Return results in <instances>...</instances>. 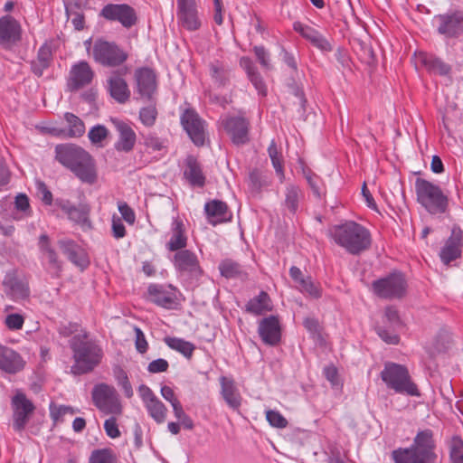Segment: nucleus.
Here are the masks:
<instances>
[{
    "label": "nucleus",
    "instance_id": "nucleus-1",
    "mask_svg": "<svg viewBox=\"0 0 463 463\" xmlns=\"http://www.w3.org/2000/svg\"><path fill=\"white\" fill-rule=\"evenodd\" d=\"M55 159L70 170L81 183L93 185L98 181V169L93 156L81 146L59 144L55 146Z\"/></svg>",
    "mask_w": 463,
    "mask_h": 463
},
{
    "label": "nucleus",
    "instance_id": "nucleus-2",
    "mask_svg": "<svg viewBox=\"0 0 463 463\" xmlns=\"http://www.w3.org/2000/svg\"><path fill=\"white\" fill-rule=\"evenodd\" d=\"M74 364L71 372L74 375H82L92 372L102 361L103 350L89 331L81 329L69 341Z\"/></svg>",
    "mask_w": 463,
    "mask_h": 463
},
{
    "label": "nucleus",
    "instance_id": "nucleus-3",
    "mask_svg": "<svg viewBox=\"0 0 463 463\" xmlns=\"http://www.w3.org/2000/svg\"><path fill=\"white\" fill-rule=\"evenodd\" d=\"M328 236L337 246L354 256L361 255L372 246L370 231L354 221L332 226L328 230Z\"/></svg>",
    "mask_w": 463,
    "mask_h": 463
},
{
    "label": "nucleus",
    "instance_id": "nucleus-4",
    "mask_svg": "<svg viewBox=\"0 0 463 463\" xmlns=\"http://www.w3.org/2000/svg\"><path fill=\"white\" fill-rule=\"evenodd\" d=\"M436 442L430 429L420 430L409 448H398L392 452L394 463H435Z\"/></svg>",
    "mask_w": 463,
    "mask_h": 463
},
{
    "label": "nucleus",
    "instance_id": "nucleus-5",
    "mask_svg": "<svg viewBox=\"0 0 463 463\" xmlns=\"http://www.w3.org/2000/svg\"><path fill=\"white\" fill-rule=\"evenodd\" d=\"M380 375L386 387L396 393L412 397L420 396V392L405 365L387 362Z\"/></svg>",
    "mask_w": 463,
    "mask_h": 463
},
{
    "label": "nucleus",
    "instance_id": "nucleus-6",
    "mask_svg": "<svg viewBox=\"0 0 463 463\" xmlns=\"http://www.w3.org/2000/svg\"><path fill=\"white\" fill-rule=\"evenodd\" d=\"M417 202L430 214L445 213L449 208V197L441 188L426 179L415 181Z\"/></svg>",
    "mask_w": 463,
    "mask_h": 463
},
{
    "label": "nucleus",
    "instance_id": "nucleus-7",
    "mask_svg": "<svg viewBox=\"0 0 463 463\" xmlns=\"http://www.w3.org/2000/svg\"><path fill=\"white\" fill-rule=\"evenodd\" d=\"M91 55L96 63L105 68H118L125 64L128 53L114 41L103 38L95 40Z\"/></svg>",
    "mask_w": 463,
    "mask_h": 463
},
{
    "label": "nucleus",
    "instance_id": "nucleus-8",
    "mask_svg": "<svg viewBox=\"0 0 463 463\" xmlns=\"http://www.w3.org/2000/svg\"><path fill=\"white\" fill-rule=\"evenodd\" d=\"M94 406L104 415H121L123 406L116 388L105 383H97L91 391Z\"/></svg>",
    "mask_w": 463,
    "mask_h": 463
},
{
    "label": "nucleus",
    "instance_id": "nucleus-9",
    "mask_svg": "<svg viewBox=\"0 0 463 463\" xmlns=\"http://www.w3.org/2000/svg\"><path fill=\"white\" fill-rule=\"evenodd\" d=\"M372 291L383 299H400L406 295L407 281L402 272H392L372 283Z\"/></svg>",
    "mask_w": 463,
    "mask_h": 463
},
{
    "label": "nucleus",
    "instance_id": "nucleus-10",
    "mask_svg": "<svg viewBox=\"0 0 463 463\" xmlns=\"http://www.w3.org/2000/svg\"><path fill=\"white\" fill-rule=\"evenodd\" d=\"M220 126L237 146L250 142V120L244 116L226 115L219 120Z\"/></svg>",
    "mask_w": 463,
    "mask_h": 463
},
{
    "label": "nucleus",
    "instance_id": "nucleus-11",
    "mask_svg": "<svg viewBox=\"0 0 463 463\" xmlns=\"http://www.w3.org/2000/svg\"><path fill=\"white\" fill-rule=\"evenodd\" d=\"M180 124L196 146H203L206 137V121L193 108H186L180 115Z\"/></svg>",
    "mask_w": 463,
    "mask_h": 463
},
{
    "label": "nucleus",
    "instance_id": "nucleus-12",
    "mask_svg": "<svg viewBox=\"0 0 463 463\" xmlns=\"http://www.w3.org/2000/svg\"><path fill=\"white\" fill-rule=\"evenodd\" d=\"M99 16L109 22H118L125 29H130L138 23L137 11L128 4H107L100 10Z\"/></svg>",
    "mask_w": 463,
    "mask_h": 463
},
{
    "label": "nucleus",
    "instance_id": "nucleus-13",
    "mask_svg": "<svg viewBox=\"0 0 463 463\" xmlns=\"http://www.w3.org/2000/svg\"><path fill=\"white\" fill-rule=\"evenodd\" d=\"M171 262L177 273L198 279L203 275V269L197 255L186 248L174 251Z\"/></svg>",
    "mask_w": 463,
    "mask_h": 463
},
{
    "label": "nucleus",
    "instance_id": "nucleus-14",
    "mask_svg": "<svg viewBox=\"0 0 463 463\" xmlns=\"http://www.w3.org/2000/svg\"><path fill=\"white\" fill-rule=\"evenodd\" d=\"M176 18L178 25L188 32H195L202 27L195 0H176Z\"/></svg>",
    "mask_w": 463,
    "mask_h": 463
},
{
    "label": "nucleus",
    "instance_id": "nucleus-15",
    "mask_svg": "<svg viewBox=\"0 0 463 463\" xmlns=\"http://www.w3.org/2000/svg\"><path fill=\"white\" fill-rule=\"evenodd\" d=\"M177 288L173 285L150 284L147 299L165 309H175L178 305Z\"/></svg>",
    "mask_w": 463,
    "mask_h": 463
},
{
    "label": "nucleus",
    "instance_id": "nucleus-16",
    "mask_svg": "<svg viewBox=\"0 0 463 463\" xmlns=\"http://www.w3.org/2000/svg\"><path fill=\"white\" fill-rule=\"evenodd\" d=\"M134 78L140 98L146 102H152L157 90L156 71L146 66L140 67L136 69Z\"/></svg>",
    "mask_w": 463,
    "mask_h": 463
},
{
    "label": "nucleus",
    "instance_id": "nucleus-17",
    "mask_svg": "<svg viewBox=\"0 0 463 463\" xmlns=\"http://www.w3.org/2000/svg\"><path fill=\"white\" fill-rule=\"evenodd\" d=\"M463 249V231L459 225L454 224L449 237L439 251V258L445 265L461 258Z\"/></svg>",
    "mask_w": 463,
    "mask_h": 463
},
{
    "label": "nucleus",
    "instance_id": "nucleus-18",
    "mask_svg": "<svg viewBox=\"0 0 463 463\" xmlns=\"http://www.w3.org/2000/svg\"><path fill=\"white\" fill-rule=\"evenodd\" d=\"M5 292L14 301L25 300L30 297L29 281L25 277H20L16 270L9 271L3 279Z\"/></svg>",
    "mask_w": 463,
    "mask_h": 463
},
{
    "label": "nucleus",
    "instance_id": "nucleus-19",
    "mask_svg": "<svg viewBox=\"0 0 463 463\" xmlns=\"http://www.w3.org/2000/svg\"><path fill=\"white\" fill-rule=\"evenodd\" d=\"M12 407L14 411V429L17 431H21L25 428L29 420V416L34 410V405L27 399L24 393L17 392L12 398Z\"/></svg>",
    "mask_w": 463,
    "mask_h": 463
},
{
    "label": "nucleus",
    "instance_id": "nucleus-20",
    "mask_svg": "<svg viewBox=\"0 0 463 463\" xmlns=\"http://www.w3.org/2000/svg\"><path fill=\"white\" fill-rule=\"evenodd\" d=\"M435 18L439 22L437 30L439 34L454 38L463 33V10L439 14Z\"/></svg>",
    "mask_w": 463,
    "mask_h": 463
},
{
    "label": "nucleus",
    "instance_id": "nucleus-21",
    "mask_svg": "<svg viewBox=\"0 0 463 463\" xmlns=\"http://www.w3.org/2000/svg\"><path fill=\"white\" fill-rule=\"evenodd\" d=\"M128 72L124 67L120 71H113L107 79V90L110 97L119 104H124L130 99L131 92L126 80L123 78Z\"/></svg>",
    "mask_w": 463,
    "mask_h": 463
},
{
    "label": "nucleus",
    "instance_id": "nucleus-22",
    "mask_svg": "<svg viewBox=\"0 0 463 463\" xmlns=\"http://www.w3.org/2000/svg\"><path fill=\"white\" fill-rule=\"evenodd\" d=\"M38 246L43 258L47 260V271L52 278H60L62 272V261L59 259L58 253L52 247L47 234L40 235Z\"/></svg>",
    "mask_w": 463,
    "mask_h": 463
},
{
    "label": "nucleus",
    "instance_id": "nucleus-23",
    "mask_svg": "<svg viewBox=\"0 0 463 463\" xmlns=\"http://www.w3.org/2000/svg\"><path fill=\"white\" fill-rule=\"evenodd\" d=\"M258 333L262 342L275 346L281 340V326L278 316H269L259 322Z\"/></svg>",
    "mask_w": 463,
    "mask_h": 463
},
{
    "label": "nucleus",
    "instance_id": "nucleus-24",
    "mask_svg": "<svg viewBox=\"0 0 463 463\" xmlns=\"http://www.w3.org/2000/svg\"><path fill=\"white\" fill-rule=\"evenodd\" d=\"M22 38L20 23L12 15L6 14L0 18V45L9 47Z\"/></svg>",
    "mask_w": 463,
    "mask_h": 463
},
{
    "label": "nucleus",
    "instance_id": "nucleus-25",
    "mask_svg": "<svg viewBox=\"0 0 463 463\" xmlns=\"http://www.w3.org/2000/svg\"><path fill=\"white\" fill-rule=\"evenodd\" d=\"M94 78V71L90 65L80 61L71 66L68 80V86L71 90H78L91 83Z\"/></svg>",
    "mask_w": 463,
    "mask_h": 463
},
{
    "label": "nucleus",
    "instance_id": "nucleus-26",
    "mask_svg": "<svg viewBox=\"0 0 463 463\" xmlns=\"http://www.w3.org/2000/svg\"><path fill=\"white\" fill-rule=\"evenodd\" d=\"M58 244L68 260L79 267L80 270H84L90 266V261L87 252L74 241L69 239L60 240Z\"/></svg>",
    "mask_w": 463,
    "mask_h": 463
},
{
    "label": "nucleus",
    "instance_id": "nucleus-27",
    "mask_svg": "<svg viewBox=\"0 0 463 463\" xmlns=\"http://www.w3.org/2000/svg\"><path fill=\"white\" fill-rule=\"evenodd\" d=\"M293 29L321 52H329L333 51L331 43L314 27L302 24L301 22H295L293 24Z\"/></svg>",
    "mask_w": 463,
    "mask_h": 463
},
{
    "label": "nucleus",
    "instance_id": "nucleus-28",
    "mask_svg": "<svg viewBox=\"0 0 463 463\" xmlns=\"http://www.w3.org/2000/svg\"><path fill=\"white\" fill-rule=\"evenodd\" d=\"M26 362L15 350L0 345V371L15 374L24 370Z\"/></svg>",
    "mask_w": 463,
    "mask_h": 463
},
{
    "label": "nucleus",
    "instance_id": "nucleus-29",
    "mask_svg": "<svg viewBox=\"0 0 463 463\" xmlns=\"http://www.w3.org/2000/svg\"><path fill=\"white\" fill-rule=\"evenodd\" d=\"M112 123L118 133V139L114 145L115 149L118 152H131L137 141V135L135 131L123 120L116 118L112 119Z\"/></svg>",
    "mask_w": 463,
    "mask_h": 463
},
{
    "label": "nucleus",
    "instance_id": "nucleus-30",
    "mask_svg": "<svg viewBox=\"0 0 463 463\" xmlns=\"http://www.w3.org/2000/svg\"><path fill=\"white\" fill-rule=\"evenodd\" d=\"M417 62L424 67L429 73L448 76L451 72V66L440 58L424 52L416 53Z\"/></svg>",
    "mask_w": 463,
    "mask_h": 463
},
{
    "label": "nucleus",
    "instance_id": "nucleus-31",
    "mask_svg": "<svg viewBox=\"0 0 463 463\" xmlns=\"http://www.w3.org/2000/svg\"><path fill=\"white\" fill-rule=\"evenodd\" d=\"M204 211L208 222L213 225L229 222L232 218V213L229 211L227 203L221 200L214 199L207 202Z\"/></svg>",
    "mask_w": 463,
    "mask_h": 463
},
{
    "label": "nucleus",
    "instance_id": "nucleus-32",
    "mask_svg": "<svg viewBox=\"0 0 463 463\" xmlns=\"http://www.w3.org/2000/svg\"><path fill=\"white\" fill-rule=\"evenodd\" d=\"M170 231L171 237L166 242L165 248L172 252L186 248L188 237L185 225L180 217L177 216L173 219Z\"/></svg>",
    "mask_w": 463,
    "mask_h": 463
},
{
    "label": "nucleus",
    "instance_id": "nucleus-33",
    "mask_svg": "<svg viewBox=\"0 0 463 463\" xmlns=\"http://www.w3.org/2000/svg\"><path fill=\"white\" fill-rule=\"evenodd\" d=\"M209 76L217 89H225L231 84L232 69L221 61L215 60L208 65Z\"/></svg>",
    "mask_w": 463,
    "mask_h": 463
},
{
    "label": "nucleus",
    "instance_id": "nucleus-34",
    "mask_svg": "<svg viewBox=\"0 0 463 463\" xmlns=\"http://www.w3.org/2000/svg\"><path fill=\"white\" fill-rule=\"evenodd\" d=\"M221 394L226 404L232 410H239L241 405V395L232 378L220 377Z\"/></svg>",
    "mask_w": 463,
    "mask_h": 463
},
{
    "label": "nucleus",
    "instance_id": "nucleus-35",
    "mask_svg": "<svg viewBox=\"0 0 463 463\" xmlns=\"http://www.w3.org/2000/svg\"><path fill=\"white\" fill-rule=\"evenodd\" d=\"M53 61L52 47L43 43L37 52L36 58L30 61L32 73L36 77H42L45 70L51 67Z\"/></svg>",
    "mask_w": 463,
    "mask_h": 463
},
{
    "label": "nucleus",
    "instance_id": "nucleus-36",
    "mask_svg": "<svg viewBox=\"0 0 463 463\" xmlns=\"http://www.w3.org/2000/svg\"><path fill=\"white\" fill-rule=\"evenodd\" d=\"M184 176L192 186L203 187L205 184L206 178L202 165L194 156L190 155L185 158Z\"/></svg>",
    "mask_w": 463,
    "mask_h": 463
},
{
    "label": "nucleus",
    "instance_id": "nucleus-37",
    "mask_svg": "<svg viewBox=\"0 0 463 463\" xmlns=\"http://www.w3.org/2000/svg\"><path fill=\"white\" fill-rule=\"evenodd\" d=\"M240 66L245 71L249 80L252 83L258 93L266 96V84L253 61L250 57L243 56L240 59Z\"/></svg>",
    "mask_w": 463,
    "mask_h": 463
},
{
    "label": "nucleus",
    "instance_id": "nucleus-38",
    "mask_svg": "<svg viewBox=\"0 0 463 463\" xmlns=\"http://www.w3.org/2000/svg\"><path fill=\"white\" fill-rule=\"evenodd\" d=\"M272 308L271 298L264 290H261L258 296L250 298L245 305V311L254 316H261L266 312L271 311Z\"/></svg>",
    "mask_w": 463,
    "mask_h": 463
},
{
    "label": "nucleus",
    "instance_id": "nucleus-39",
    "mask_svg": "<svg viewBox=\"0 0 463 463\" xmlns=\"http://www.w3.org/2000/svg\"><path fill=\"white\" fill-rule=\"evenodd\" d=\"M304 198L301 188L297 184H288L285 189V199L282 207L289 213L295 215L300 206V203Z\"/></svg>",
    "mask_w": 463,
    "mask_h": 463
},
{
    "label": "nucleus",
    "instance_id": "nucleus-40",
    "mask_svg": "<svg viewBox=\"0 0 463 463\" xmlns=\"http://www.w3.org/2000/svg\"><path fill=\"white\" fill-rule=\"evenodd\" d=\"M267 175L260 169L253 168L250 171L247 184L251 195H260L263 187L269 185Z\"/></svg>",
    "mask_w": 463,
    "mask_h": 463
},
{
    "label": "nucleus",
    "instance_id": "nucleus-41",
    "mask_svg": "<svg viewBox=\"0 0 463 463\" xmlns=\"http://www.w3.org/2000/svg\"><path fill=\"white\" fill-rule=\"evenodd\" d=\"M164 342L169 348L180 353L187 359L192 358L196 348L192 342L175 336H165Z\"/></svg>",
    "mask_w": 463,
    "mask_h": 463
},
{
    "label": "nucleus",
    "instance_id": "nucleus-42",
    "mask_svg": "<svg viewBox=\"0 0 463 463\" xmlns=\"http://www.w3.org/2000/svg\"><path fill=\"white\" fill-rule=\"evenodd\" d=\"M142 145L147 153L167 152L168 141L165 138L159 137L156 133L149 132L142 135Z\"/></svg>",
    "mask_w": 463,
    "mask_h": 463
},
{
    "label": "nucleus",
    "instance_id": "nucleus-43",
    "mask_svg": "<svg viewBox=\"0 0 463 463\" xmlns=\"http://www.w3.org/2000/svg\"><path fill=\"white\" fill-rule=\"evenodd\" d=\"M219 270L221 275L226 279H243L247 276L241 265L230 259L221 261Z\"/></svg>",
    "mask_w": 463,
    "mask_h": 463
},
{
    "label": "nucleus",
    "instance_id": "nucleus-44",
    "mask_svg": "<svg viewBox=\"0 0 463 463\" xmlns=\"http://www.w3.org/2000/svg\"><path fill=\"white\" fill-rule=\"evenodd\" d=\"M149 416L158 424L165 421L167 415V408L156 397L145 405Z\"/></svg>",
    "mask_w": 463,
    "mask_h": 463
},
{
    "label": "nucleus",
    "instance_id": "nucleus-45",
    "mask_svg": "<svg viewBox=\"0 0 463 463\" xmlns=\"http://www.w3.org/2000/svg\"><path fill=\"white\" fill-rule=\"evenodd\" d=\"M64 118L68 123L69 129L67 137H80L85 133L84 122L76 115L71 112L64 114Z\"/></svg>",
    "mask_w": 463,
    "mask_h": 463
},
{
    "label": "nucleus",
    "instance_id": "nucleus-46",
    "mask_svg": "<svg viewBox=\"0 0 463 463\" xmlns=\"http://www.w3.org/2000/svg\"><path fill=\"white\" fill-rule=\"evenodd\" d=\"M268 153L277 175L282 181L284 179L283 158L281 153L279 152L276 142L274 140H272L269 144L268 147Z\"/></svg>",
    "mask_w": 463,
    "mask_h": 463
},
{
    "label": "nucleus",
    "instance_id": "nucleus-47",
    "mask_svg": "<svg viewBox=\"0 0 463 463\" xmlns=\"http://www.w3.org/2000/svg\"><path fill=\"white\" fill-rule=\"evenodd\" d=\"M89 463H117V457L109 448L94 449L90 454Z\"/></svg>",
    "mask_w": 463,
    "mask_h": 463
},
{
    "label": "nucleus",
    "instance_id": "nucleus-48",
    "mask_svg": "<svg viewBox=\"0 0 463 463\" xmlns=\"http://www.w3.org/2000/svg\"><path fill=\"white\" fill-rule=\"evenodd\" d=\"M90 207L88 204H80L79 206H74L68 218L74 222L75 223L85 225L90 223Z\"/></svg>",
    "mask_w": 463,
    "mask_h": 463
},
{
    "label": "nucleus",
    "instance_id": "nucleus-49",
    "mask_svg": "<svg viewBox=\"0 0 463 463\" xmlns=\"http://www.w3.org/2000/svg\"><path fill=\"white\" fill-rule=\"evenodd\" d=\"M449 458L451 463H463V439L453 436L449 445Z\"/></svg>",
    "mask_w": 463,
    "mask_h": 463
},
{
    "label": "nucleus",
    "instance_id": "nucleus-50",
    "mask_svg": "<svg viewBox=\"0 0 463 463\" xmlns=\"http://www.w3.org/2000/svg\"><path fill=\"white\" fill-rule=\"evenodd\" d=\"M115 377L118 386L121 387L125 396L128 399L132 398L134 395V392L126 371L123 370L122 368H118L115 372Z\"/></svg>",
    "mask_w": 463,
    "mask_h": 463
},
{
    "label": "nucleus",
    "instance_id": "nucleus-51",
    "mask_svg": "<svg viewBox=\"0 0 463 463\" xmlns=\"http://www.w3.org/2000/svg\"><path fill=\"white\" fill-rule=\"evenodd\" d=\"M157 111L155 106L142 108L139 111V118L146 127H152L156 119Z\"/></svg>",
    "mask_w": 463,
    "mask_h": 463
},
{
    "label": "nucleus",
    "instance_id": "nucleus-52",
    "mask_svg": "<svg viewBox=\"0 0 463 463\" xmlns=\"http://www.w3.org/2000/svg\"><path fill=\"white\" fill-rule=\"evenodd\" d=\"M269 423L275 428L284 429L288 426L287 419L278 411L269 410L266 413Z\"/></svg>",
    "mask_w": 463,
    "mask_h": 463
},
{
    "label": "nucleus",
    "instance_id": "nucleus-53",
    "mask_svg": "<svg viewBox=\"0 0 463 463\" xmlns=\"http://www.w3.org/2000/svg\"><path fill=\"white\" fill-rule=\"evenodd\" d=\"M384 317L390 326L393 330H397L402 326V322L400 318L399 312L396 307L390 306L385 308Z\"/></svg>",
    "mask_w": 463,
    "mask_h": 463
},
{
    "label": "nucleus",
    "instance_id": "nucleus-54",
    "mask_svg": "<svg viewBox=\"0 0 463 463\" xmlns=\"http://www.w3.org/2000/svg\"><path fill=\"white\" fill-rule=\"evenodd\" d=\"M253 52L262 68L265 70H270L272 68L270 64L269 52L263 45L254 46Z\"/></svg>",
    "mask_w": 463,
    "mask_h": 463
},
{
    "label": "nucleus",
    "instance_id": "nucleus-55",
    "mask_svg": "<svg viewBox=\"0 0 463 463\" xmlns=\"http://www.w3.org/2000/svg\"><path fill=\"white\" fill-rule=\"evenodd\" d=\"M80 325L77 322H69L67 324H60L57 328L58 334L62 337H69L71 335H74L80 333Z\"/></svg>",
    "mask_w": 463,
    "mask_h": 463
},
{
    "label": "nucleus",
    "instance_id": "nucleus-56",
    "mask_svg": "<svg viewBox=\"0 0 463 463\" xmlns=\"http://www.w3.org/2000/svg\"><path fill=\"white\" fill-rule=\"evenodd\" d=\"M116 416L117 415H111V417L107 419L104 422V430L107 436L111 439H117L121 435L118 425L117 423Z\"/></svg>",
    "mask_w": 463,
    "mask_h": 463
},
{
    "label": "nucleus",
    "instance_id": "nucleus-57",
    "mask_svg": "<svg viewBox=\"0 0 463 463\" xmlns=\"http://www.w3.org/2000/svg\"><path fill=\"white\" fill-rule=\"evenodd\" d=\"M307 182L315 197L321 199L325 195L326 192L323 187L322 180L317 175L313 177L307 176Z\"/></svg>",
    "mask_w": 463,
    "mask_h": 463
},
{
    "label": "nucleus",
    "instance_id": "nucleus-58",
    "mask_svg": "<svg viewBox=\"0 0 463 463\" xmlns=\"http://www.w3.org/2000/svg\"><path fill=\"white\" fill-rule=\"evenodd\" d=\"M109 134V130L103 125H97L89 131V138L92 143H100Z\"/></svg>",
    "mask_w": 463,
    "mask_h": 463
},
{
    "label": "nucleus",
    "instance_id": "nucleus-59",
    "mask_svg": "<svg viewBox=\"0 0 463 463\" xmlns=\"http://www.w3.org/2000/svg\"><path fill=\"white\" fill-rule=\"evenodd\" d=\"M118 209L126 222H128L130 225H133L135 223V212L126 202H118Z\"/></svg>",
    "mask_w": 463,
    "mask_h": 463
},
{
    "label": "nucleus",
    "instance_id": "nucleus-60",
    "mask_svg": "<svg viewBox=\"0 0 463 463\" xmlns=\"http://www.w3.org/2000/svg\"><path fill=\"white\" fill-rule=\"evenodd\" d=\"M376 331L381 339L389 345H397L400 341V336L393 329L390 331L387 328L379 326Z\"/></svg>",
    "mask_w": 463,
    "mask_h": 463
},
{
    "label": "nucleus",
    "instance_id": "nucleus-61",
    "mask_svg": "<svg viewBox=\"0 0 463 463\" xmlns=\"http://www.w3.org/2000/svg\"><path fill=\"white\" fill-rule=\"evenodd\" d=\"M24 323V317L17 313L10 314L5 317V326L11 330L22 329Z\"/></svg>",
    "mask_w": 463,
    "mask_h": 463
},
{
    "label": "nucleus",
    "instance_id": "nucleus-62",
    "mask_svg": "<svg viewBox=\"0 0 463 463\" xmlns=\"http://www.w3.org/2000/svg\"><path fill=\"white\" fill-rule=\"evenodd\" d=\"M66 15L68 18H71V23L76 30L80 31L84 28L85 16L82 10L66 12Z\"/></svg>",
    "mask_w": 463,
    "mask_h": 463
},
{
    "label": "nucleus",
    "instance_id": "nucleus-63",
    "mask_svg": "<svg viewBox=\"0 0 463 463\" xmlns=\"http://www.w3.org/2000/svg\"><path fill=\"white\" fill-rule=\"evenodd\" d=\"M168 368V362L165 359L158 358L148 364L147 371L151 373H158L166 372Z\"/></svg>",
    "mask_w": 463,
    "mask_h": 463
},
{
    "label": "nucleus",
    "instance_id": "nucleus-64",
    "mask_svg": "<svg viewBox=\"0 0 463 463\" xmlns=\"http://www.w3.org/2000/svg\"><path fill=\"white\" fill-rule=\"evenodd\" d=\"M38 193L42 195V202L46 205H52L53 202L52 194L44 182L38 181L36 183Z\"/></svg>",
    "mask_w": 463,
    "mask_h": 463
}]
</instances>
